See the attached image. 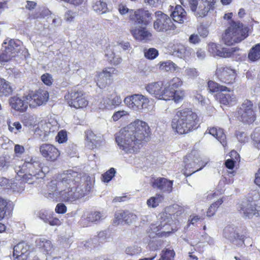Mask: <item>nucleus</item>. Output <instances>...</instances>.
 <instances>
[{
    "label": "nucleus",
    "instance_id": "nucleus-1",
    "mask_svg": "<svg viewBox=\"0 0 260 260\" xmlns=\"http://www.w3.org/2000/svg\"><path fill=\"white\" fill-rule=\"evenodd\" d=\"M150 128L144 121L137 120L124 127L116 134L119 148L127 153H133L139 149V144L149 139Z\"/></svg>",
    "mask_w": 260,
    "mask_h": 260
},
{
    "label": "nucleus",
    "instance_id": "nucleus-2",
    "mask_svg": "<svg viewBox=\"0 0 260 260\" xmlns=\"http://www.w3.org/2000/svg\"><path fill=\"white\" fill-rule=\"evenodd\" d=\"M178 118L172 121V128L179 134H187L197 127L198 117L197 114L189 109L179 111L176 114Z\"/></svg>",
    "mask_w": 260,
    "mask_h": 260
},
{
    "label": "nucleus",
    "instance_id": "nucleus-3",
    "mask_svg": "<svg viewBox=\"0 0 260 260\" xmlns=\"http://www.w3.org/2000/svg\"><path fill=\"white\" fill-rule=\"evenodd\" d=\"M248 36V28L240 22L233 21L222 35L224 43L228 46L238 43Z\"/></svg>",
    "mask_w": 260,
    "mask_h": 260
},
{
    "label": "nucleus",
    "instance_id": "nucleus-4",
    "mask_svg": "<svg viewBox=\"0 0 260 260\" xmlns=\"http://www.w3.org/2000/svg\"><path fill=\"white\" fill-rule=\"evenodd\" d=\"M24 167L28 169L29 173L23 175L22 181L23 182L28 184H32L35 178H43L45 176V169L43 168L42 164L37 157L26 158L22 167Z\"/></svg>",
    "mask_w": 260,
    "mask_h": 260
},
{
    "label": "nucleus",
    "instance_id": "nucleus-5",
    "mask_svg": "<svg viewBox=\"0 0 260 260\" xmlns=\"http://www.w3.org/2000/svg\"><path fill=\"white\" fill-rule=\"evenodd\" d=\"M174 207H169L166 209L165 211L159 215V223L156 227L152 228L156 232L160 231L161 234L166 235L171 233L174 230L173 225L176 223Z\"/></svg>",
    "mask_w": 260,
    "mask_h": 260
},
{
    "label": "nucleus",
    "instance_id": "nucleus-6",
    "mask_svg": "<svg viewBox=\"0 0 260 260\" xmlns=\"http://www.w3.org/2000/svg\"><path fill=\"white\" fill-rule=\"evenodd\" d=\"M58 179L60 180L59 188L63 187V189L68 188L76 189L81 187L80 185L81 180V174L73 170H69L64 171L62 174L58 175Z\"/></svg>",
    "mask_w": 260,
    "mask_h": 260
},
{
    "label": "nucleus",
    "instance_id": "nucleus-7",
    "mask_svg": "<svg viewBox=\"0 0 260 260\" xmlns=\"http://www.w3.org/2000/svg\"><path fill=\"white\" fill-rule=\"evenodd\" d=\"M21 42L18 40L7 39L2 45V52L0 54V62H7L15 56L20 50Z\"/></svg>",
    "mask_w": 260,
    "mask_h": 260
},
{
    "label": "nucleus",
    "instance_id": "nucleus-8",
    "mask_svg": "<svg viewBox=\"0 0 260 260\" xmlns=\"http://www.w3.org/2000/svg\"><path fill=\"white\" fill-rule=\"evenodd\" d=\"M123 101L128 108L139 112H142L147 109L149 102L147 97L139 94L128 96Z\"/></svg>",
    "mask_w": 260,
    "mask_h": 260
},
{
    "label": "nucleus",
    "instance_id": "nucleus-9",
    "mask_svg": "<svg viewBox=\"0 0 260 260\" xmlns=\"http://www.w3.org/2000/svg\"><path fill=\"white\" fill-rule=\"evenodd\" d=\"M250 198L249 197L248 199L242 201L238 207L239 212L245 218H251L254 216L257 217L260 215V206Z\"/></svg>",
    "mask_w": 260,
    "mask_h": 260
},
{
    "label": "nucleus",
    "instance_id": "nucleus-10",
    "mask_svg": "<svg viewBox=\"0 0 260 260\" xmlns=\"http://www.w3.org/2000/svg\"><path fill=\"white\" fill-rule=\"evenodd\" d=\"M146 90L150 94L159 100L167 101L171 92L163 85L162 82L150 83L146 86Z\"/></svg>",
    "mask_w": 260,
    "mask_h": 260
},
{
    "label": "nucleus",
    "instance_id": "nucleus-11",
    "mask_svg": "<svg viewBox=\"0 0 260 260\" xmlns=\"http://www.w3.org/2000/svg\"><path fill=\"white\" fill-rule=\"evenodd\" d=\"M239 118L244 123H250L255 119V111L252 102L245 100L238 111Z\"/></svg>",
    "mask_w": 260,
    "mask_h": 260
},
{
    "label": "nucleus",
    "instance_id": "nucleus-12",
    "mask_svg": "<svg viewBox=\"0 0 260 260\" xmlns=\"http://www.w3.org/2000/svg\"><path fill=\"white\" fill-rule=\"evenodd\" d=\"M156 20L153 24L154 28L158 31H166L169 30H174L176 26L172 22L170 17L161 11L155 12Z\"/></svg>",
    "mask_w": 260,
    "mask_h": 260
},
{
    "label": "nucleus",
    "instance_id": "nucleus-13",
    "mask_svg": "<svg viewBox=\"0 0 260 260\" xmlns=\"http://www.w3.org/2000/svg\"><path fill=\"white\" fill-rule=\"evenodd\" d=\"M86 190L82 187L76 189V188L72 189L66 188L62 189L59 194L60 199L64 202H72L84 196Z\"/></svg>",
    "mask_w": 260,
    "mask_h": 260
},
{
    "label": "nucleus",
    "instance_id": "nucleus-14",
    "mask_svg": "<svg viewBox=\"0 0 260 260\" xmlns=\"http://www.w3.org/2000/svg\"><path fill=\"white\" fill-rule=\"evenodd\" d=\"M49 93L43 89H39L32 95L28 94L26 96V99L28 100L30 107L35 108L37 106L45 104L49 99Z\"/></svg>",
    "mask_w": 260,
    "mask_h": 260
},
{
    "label": "nucleus",
    "instance_id": "nucleus-15",
    "mask_svg": "<svg viewBox=\"0 0 260 260\" xmlns=\"http://www.w3.org/2000/svg\"><path fill=\"white\" fill-rule=\"evenodd\" d=\"M70 100L68 103L71 107L75 108H83L88 105L87 100L82 91L72 90L69 94Z\"/></svg>",
    "mask_w": 260,
    "mask_h": 260
},
{
    "label": "nucleus",
    "instance_id": "nucleus-16",
    "mask_svg": "<svg viewBox=\"0 0 260 260\" xmlns=\"http://www.w3.org/2000/svg\"><path fill=\"white\" fill-rule=\"evenodd\" d=\"M223 236L234 244L239 245L244 243V236L239 234L237 227L234 225H229L225 227Z\"/></svg>",
    "mask_w": 260,
    "mask_h": 260
},
{
    "label": "nucleus",
    "instance_id": "nucleus-17",
    "mask_svg": "<svg viewBox=\"0 0 260 260\" xmlns=\"http://www.w3.org/2000/svg\"><path fill=\"white\" fill-rule=\"evenodd\" d=\"M216 75L222 82L231 84L234 82L235 77V71L230 67L219 66L217 67Z\"/></svg>",
    "mask_w": 260,
    "mask_h": 260
},
{
    "label": "nucleus",
    "instance_id": "nucleus-18",
    "mask_svg": "<svg viewBox=\"0 0 260 260\" xmlns=\"http://www.w3.org/2000/svg\"><path fill=\"white\" fill-rule=\"evenodd\" d=\"M237 50H239V49L223 48L220 50V47L214 43H210L208 44V51L213 56L223 58L230 57L234 55Z\"/></svg>",
    "mask_w": 260,
    "mask_h": 260
},
{
    "label": "nucleus",
    "instance_id": "nucleus-19",
    "mask_svg": "<svg viewBox=\"0 0 260 260\" xmlns=\"http://www.w3.org/2000/svg\"><path fill=\"white\" fill-rule=\"evenodd\" d=\"M129 17L131 20L135 21L138 24L145 26L148 24L152 18L151 14L148 11L143 9L134 11Z\"/></svg>",
    "mask_w": 260,
    "mask_h": 260
},
{
    "label": "nucleus",
    "instance_id": "nucleus-20",
    "mask_svg": "<svg viewBox=\"0 0 260 260\" xmlns=\"http://www.w3.org/2000/svg\"><path fill=\"white\" fill-rule=\"evenodd\" d=\"M122 102L121 98L118 95H108L101 100L99 106L101 109L112 110L119 106Z\"/></svg>",
    "mask_w": 260,
    "mask_h": 260
},
{
    "label": "nucleus",
    "instance_id": "nucleus-21",
    "mask_svg": "<svg viewBox=\"0 0 260 260\" xmlns=\"http://www.w3.org/2000/svg\"><path fill=\"white\" fill-rule=\"evenodd\" d=\"M40 152L47 160L53 161L57 159L60 155L58 150L53 145L43 144L40 147Z\"/></svg>",
    "mask_w": 260,
    "mask_h": 260
},
{
    "label": "nucleus",
    "instance_id": "nucleus-22",
    "mask_svg": "<svg viewBox=\"0 0 260 260\" xmlns=\"http://www.w3.org/2000/svg\"><path fill=\"white\" fill-rule=\"evenodd\" d=\"M215 3V0H202L197 9L192 12L196 17H204L209 11L214 9Z\"/></svg>",
    "mask_w": 260,
    "mask_h": 260
},
{
    "label": "nucleus",
    "instance_id": "nucleus-23",
    "mask_svg": "<svg viewBox=\"0 0 260 260\" xmlns=\"http://www.w3.org/2000/svg\"><path fill=\"white\" fill-rule=\"evenodd\" d=\"M29 245L25 242H20L13 248L14 260H27L29 255Z\"/></svg>",
    "mask_w": 260,
    "mask_h": 260
},
{
    "label": "nucleus",
    "instance_id": "nucleus-24",
    "mask_svg": "<svg viewBox=\"0 0 260 260\" xmlns=\"http://www.w3.org/2000/svg\"><path fill=\"white\" fill-rule=\"evenodd\" d=\"M173 181L165 178H159L155 179L152 183V186L162 192L170 193L173 188Z\"/></svg>",
    "mask_w": 260,
    "mask_h": 260
},
{
    "label": "nucleus",
    "instance_id": "nucleus-25",
    "mask_svg": "<svg viewBox=\"0 0 260 260\" xmlns=\"http://www.w3.org/2000/svg\"><path fill=\"white\" fill-rule=\"evenodd\" d=\"M28 100L26 99V96L22 98H19L17 96H14L10 99L9 103L11 107L21 112H23L26 110L29 105Z\"/></svg>",
    "mask_w": 260,
    "mask_h": 260
},
{
    "label": "nucleus",
    "instance_id": "nucleus-26",
    "mask_svg": "<svg viewBox=\"0 0 260 260\" xmlns=\"http://www.w3.org/2000/svg\"><path fill=\"white\" fill-rule=\"evenodd\" d=\"M116 72L115 69L112 68H107L104 70L99 75L97 81L98 86L100 88H104L108 83V81L110 80V78L116 73Z\"/></svg>",
    "mask_w": 260,
    "mask_h": 260
},
{
    "label": "nucleus",
    "instance_id": "nucleus-27",
    "mask_svg": "<svg viewBox=\"0 0 260 260\" xmlns=\"http://www.w3.org/2000/svg\"><path fill=\"white\" fill-rule=\"evenodd\" d=\"M60 180L58 179V176L56 177V179L51 180L47 185V192H44L45 196L49 199L53 198L54 194L56 196L59 195L60 191L63 189V187L59 188V183Z\"/></svg>",
    "mask_w": 260,
    "mask_h": 260
},
{
    "label": "nucleus",
    "instance_id": "nucleus-28",
    "mask_svg": "<svg viewBox=\"0 0 260 260\" xmlns=\"http://www.w3.org/2000/svg\"><path fill=\"white\" fill-rule=\"evenodd\" d=\"M60 180L58 179V176L56 177V179L51 180L47 185V192H44L45 196L49 199L53 198L54 194L56 196L59 195L60 191L63 189V187L59 188V183Z\"/></svg>",
    "mask_w": 260,
    "mask_h": 260
},
{
    "label": "nucleus",
    "instance_id": "nucleus-29",
    "mask_svg": "<svg viewBox=\"0 0 260 260\" xmlns=\"http://www.w3.org/2000/svg\"><path fill=\"white\" fill-rule=\"evenodd\" d=\"M39 128L43 133L44 137L53 134L58 130V126L56 121L41 122L39 125Z\"/></svg>",
    "mask_w": 260,
    "mask_h": 260
},
{
    "label": "nucleus",
    "instance_id": "nucleus-30",
    "mask_svg": "<svg viewBox=\"0 0 260 260\" xmlns=\"http://www.w3.org/2000/svg\"><path fill=\"white\" fill-rule=\"evenodd\" d=\"M130 31L134 38L139 41L147 40L151 37V34L145 27H133Z\"/></svg>",
    "mask_w": 260,
    "mask_h": 260
},
{
    "label": "nucleus",
    "instance_id": "nucleus-31",
    "mask_svg": "<svg viewBox=\"0 0 260 260\" xmlns=\"http://www.w3.org/2000/svg\"><path fill=\"white\" fill-rule=\"evenodd\" d=\"M87 146L93 149L100 145L101 137L95 135L91 131L88 130L85 132Z\"/></svg>",
    "mask_w": 260,
    "mask_h": 260
},
{
    "label": "nucleus",
    "instance_id": "nucleus-32",
    "mask_svg": "<svg viewBox=\"0 0 260 260\" xmlns=\"http://www.w3.org/2000/svg\"><path fill=\"white\" fill-rule=\"evenodd\" d=\"M172 16L174 21L181 24L186 19V12L181 6L177 5L172 13Z\"/></svg>",
    "mask_w": 260,
    "mask_h": 260
},
{
    "label": "nucleus",
    "instance_id": "nucleus-33",
    "mask_svg": "<svg viewBox=\"0 0 260 260\" xmlns=\"http://www.w3.org/2000/svg\"><path fill=\"white\" fill-rule=\"evenodd\" d=\"M208 131L209 133L220 142L223 147L226 145V136L222 129L213 127L209 128Z\"/></svg>",
    "mask_w": 260,
    "mask_h": 260
},
{
    "label": "nucleus",
    "instance_id": "nucleus-34",
    "mask_svg": "<svg viewBox=\"0 0 260 260\" xmlns=\"http://www.w3.org/2000/svg\"><path fill=\"white\" fill-rule=\"evenodd\" d=\"M159 70L164 72H178L180 68L171 60L160 62L157 65Z\"/></svg>",
    "mask_w": 260,
    "mask_h": 260
},
{
    "label": "nucleus",
    "instance_id": "nucleus-35",
    "mask_svg": "<svg viewBox=\"0 0 260 260\" xmlns=\"http://www.w3.org/2000/svg\"><path fill=\"white\" fill-rule=\"evenodd\" d=\"M36 246L43 251L51 252L53 246L51 242L44 238H39L36 240Z\"/></svg>",
    "mask_w": 260,
    "mask_h": 260
},
{
    "label": "nucleus",
    "instance_id": "nucleus-36",
    "mask_svg": "<svg viewBox=\"0 0 260 260\" xmlns=\"http://www.w3.org/2000/svg\"><path fill=\"white\" fill-rule=\"evenodd\" d=\"M12 208V205L10 202L0 198V219H3L8 214H10Z\"/></svg>",
    "mask_w": 260,
    "mask_h": 260
},
{
    "label": "nucleus",
    "instance_id": "nucleus-37",
    "mask_svg": "<svg viewBox=\"0 0 260 260\" xmlns=\"http://www.w3.org/2000/svg\"><path fill=\"white\" fill-rule=\"evenodd\" d=\"M13 92L10 83L4 79H0V96H8Z\"/></svg>",
    "mask_w": 260,
    "mask_h": 260
},
{
    "label": "nucleus",
    "instance_id": "nucleus-38",
    "mask_svg": "<svg viewBox=\"0 0 260 260\" xmlns=\"http://www.w3.org/2000/svg\"><path fill=\"white\" fill-rule=\"evenodd\" d=\"M218 98L220 103L225 105H233L236 102V96L232 93H219Z\"/></svg>",
    "mask_w": 260,
    "mask_h": 260
},
{
    "label": "nucleus",
    "instance_id": "nucleus-39",
    "mask_svg": "<svg viewBox=\"0 0 260 260\" xmlns=\"http://www.w3.org/2000/svg\"><path fill=\"white\" fill-rule=\"evenodd\" d=\"M172 54L173 55L184 58L187 55L186 48L181 44H177L173 46Z\"/></svg>",
    "mask_w": 260,
    "mask_h": 260
},
{
    "label": "nucleus",
    "instance_id": "nucleus-40",
    "mask_svg": "<svg viewBox=\"0 0 260 260\" xmlns=\"http://www.w3.org/2000/svg\"><path fill=\"white\" fill-rule=\"evenodd\" d=\"M92 8L94 11L100 14L105 13L108 10L107 4L103 0H95Z\"/></svg>",
    "mask_w": 260,
    "mask_h": 260
},
{
    "label": "nucleus",
    "instance_id": "nucleus-41",
    "mask_svg": "<svg viewBox=\"0 0 260 260\" xmlns=\"http://www.w3.org/2000/svg\"><path fill=\"white\" fill-rule=\"evenodd\" d=\"M248 58L252 61H255L260 59V44H257L252 47L248 53Z\"/></svg>",
    "mask_w": 260,
    "mask_h": 260
},
{
    "label": "nucleus",
    "instance_id": "nucleus-42",
    "mask_svg": "<svg viewBox=\"0 0 260 260\" xmlns=\"http://www.w3.org/2000/svg\"><path fill=\"white\" fill-rule=\"evenodd\" d=\"M182 81L179 77H174L165 86L169 90H176L182 85Z\"/></svg>",
    "mask_w": 260,
    "mask_h": 260
},
{
    "label": "nucleus",
    "instance_id": "nucleus-43",
    "mask_svg": "<svg viewBox=\"0 0 260 260\" xmlns=\"http://www.w3.org/2000/svg\"><path fill=\"white\" fill-rule=\"evenodd\" d=\"M169 91L171 92L172 95L169 96L168 100L172 99L176 103H178L183 100L185 96L184 91L183 90H169Z\"/></svg>",
    "mask_w": 260,
    "mask_h": 260
},
{
    "label": "nucleus",
    "instance_id": "nucleus-44",
    "mask_svg": "<svg viewBox=\"0 0 260 260\" xmlns=\"http://www.w3.org/2000/svg\"><path fill=\"white\" fill-rule=\"evenodd\" d=\"M184 75L189 79H194L199 76L198 70L193 67H187L184 70Z\"/></svg>",
    "mask_w": 260,
    "mask_h": 260
},
{
    "label": "nucleus",
    "instance_id": "nucleus-45",
    "mask_svg": "<svg viewBox=\"0 0 260 260\" xmlns=\"http://www.w3.org/2000/svg\"><path fill=\"white\" fill-rule=\"evenodd\" d=\"M163 199V197L161 194H156L149 199L147 201V204L149 207L155 208L162 202Z\"/></svg>",
    "mask_w": 260,
    "mask_h": 260
},
{
    "label": "nucleus",
    "instance_id": "nucleus-46",
    "mask_svg": "<svg viewBox=\"0 0 260 260\" xmlns=\"http://www.w3.org/2000/svg\"><path fill=\"white\" fill-rule=\"evenodd\" d=\"M123 218V221L128 224L135 222L138 219L136 214L128 211H124V215Z\"/></svg>",
    "mask_w": 260,
    "mask_h": 260
},
{
    "label": "nucleus",
    "instance_id": "nucleus-47",
    "mask_svg": "<svg viewBox=\"0 0 260 260\" xmlns=\"http://www.w3.org/2000/svg\"><path fill=\"white\" fill-rule=\"evenodd\" d=\"M253 145L257 149H260V130L255 129L251 135Z\"/></svg>",
    "mask_w": 260,
    "mask_h": 260
},
{
    "label": "nucleus",
    "instance_id": "nucleus-48",
    "mask_svg": "<svg viewBox=\"0 0 260 260\" xmlns=\"http://www.w3.org/2000/svg\"><path fill=\"white\" fill-rule=\"evenodd\" d=\"M144 53L145 57L149 59H153L158 55V51L155 48H150L148 49H144Z\"/></svg>",
    "mask_w": 260,
    "mask_h": 260
},
{
    "label": "nucleus",
    "instance_id": "nucleus-49",
    "mask_svg": "<svg viewBox=\"0 0 260 260\" xmlns=\"http://www.w3.org/2000/svg\"><path fill=\"white\" fill-rule=\"evenodd\" d=\"M125 253L130 255H136L141 252V248L137 245L129 246L125 249Z\"/></svg>",
    "mask_w": 260,
    "mask_h": 260
},
{
    "label": "nucleus",
    "instance_id": "nucleus-50",
    "mask_svg": "<svg viewBox=\"0 0 260 260\" xmlns=\"http://www.w3.org/2000/svg\"><path fill=\"white\" fill-rule=\"evenodd\" d=\"M105 217L106 216L104 214L100 212L95 211L91 213L89 215L88 218L89 219V221L91 222H94L102 219Z\"/></svg>",
    "mask_w": 260,
    "mask_h": 260
},
{
    "label": "nucleus",
    "instance_id": "nucleus-51",
    "mask_svg": "<svg viewBox=\"0 0 260 260\" xmlns=\"http://www.w3.org/2000/svg\"><path fill=\"white\" fill-rule=\"evenodd\" d=\"M181 4L184 7L187 6L189 7L192 12L196 11L199 4L198 0H186L185 2H181Z\"/></svg>",
    "mask_w": 260,
    "mask_h": 260
},
{
    "label": "nucleus",
    "instance_id": "nucleus-52",
    "mask_svg": "<svg viewBox=\"0 0 260 260\" xmlns=\"http://www.w3.org/2000/svg\"><path fill=\"white\" fill-rule=\"evenodd\" d=\"M175 255L173 250L166 249L162 251L161 257L159 260H172Z\"/></svg>",
    "mask_w": 260,
    "mask_h": 260
},
{
    "label": "nucleus",
    "instance_id": "nucleus-53",
    "mask_svg": "<svg viewBox=\"0 0 260 260\" xmlns=\"http://www.w3.org/2000/svg\"><path fill=\"white\" fill-rule=\"evenodd\" d=\"M116 171L114 168H111L103 175L102 180L105 182H108L114 176Z\"/></svg>",
    "mask_w": 260,
    "mask_h": 260
},
{
    "label": "nucleus",
    "instance_id": "nucleus-54",
    "mask_svg": "<svg viewBox=\"0 0 260 260\" xmlns=\"http://www.w3.org/2000/svg\"><path fill=\"white\" fill-rule=\"evenodd\" d=\"M9 129L11 132H13L15 134H17L18 132H20L22 128L21 124L19 122H15L11 123L10 122H8Z\"/></svg>",
    "mask_w": 260,
    "mask_h": 260
},
{
    "label": "nucleus",
    "instance_id": "nucleus-55",
    "mask_svg": "<svg viewBox=\"0 0 260 260\" xmlns=\"http://www.w3.org/2000/svg\"><path fill=\"white\" fill-rule=\"evenodd\" d=\"M51 215L52 213L46 210H41L39 213V217L46 223L48 222Z\"/></svg>",
    "mask_w": 260,
    "mask_h": 260
},
{
    "label": "nucleus",
    "instance_id": "nucleus-56",
    "mask_svg": "<svg viewBox=\"0 0 260 260\" xmlns=\"http://www.w3.org/2000/svg\"><path fill=\"white\" fill-rule=\"evenodd\" d=\"M118 11L121 15H125L127 13L129 14V16L134 12V10L128 9L126 6L123 4H120L118 6Z\"/></svg>",
    "mask_w": 260,
    "mask_h": 260
},
{
    "label": "nucleus",
    "instance_id": "nucleus-57",
    "mask_svg": "<svg viewBox=\"0 0 260 260\" xmlns=\"http://www.w3.org/2000/svg\"><path fill=\"white\" fill-rule=\"evenodd\" d=\"M56 140L58 143H62L67 140V134L66 131L62 130L58 132Z\"/></svg>",
    "mask_w": 260,
    "mask_h": 260
},
{
    "label": "nucleus",
    "instance_id": "nucleus-58",
    "mask_svg": "<svg viewBox=\"0 0 260 260\" xmlns=\"http://www.w3.org/2000/svg\"><path fill=\"white\" fill-rule=\"evenodd\" d=\"M124 215V211H120L116 212L115 214L114 219L113 223L115 224L118 225L121 221H123V217Z\"/></svg>",
    "mask_w": 260,
    "mask_h": 260
},
{
    "label": "nucleus",
    "instance_id": "nucleus-59",
    "mask_svg": "<svg viewBox=\"0 0 260 260\" xmlns=\"http://www.w3.org/2000/svg\"><path fill=\"white\" fill-rule=\"evenodd\" d=\"M128 115L127 111L124 110L118 111L115 112L112 116L113 121H116L124 116Z\"/></svg>",
    "mask_w": 260,
    "mask_h": 260
},
{
    "label": "nucleus",
    "instance_id": "nucleus-60",
    "mask_svg": "<svg viewBox=\"0 0 260 260\" xmlns=\"http://www.w3.org/2000/svg\"><path fill=\"white\" fill-rule=\"evenodd\" d=\"M208 86L209 91L211 92H215L219 91L218 84L212 81H209L208 82Z\"/></svg>",
    "mask_w": 260,
    "mask_h": 260
},
{
    "label": "nucleus",
    "instance_id": "nucleus-61",
    "mask_svg": "<svg viewBox=\"0 0 260 260\" xmlns=\"http://www.w3.org/2000/svg\"><path fill=\"white\" fill-rule=\"evenodd\" d=\"M41 80L45 84L48 86L51 85L52 83V77L49 74H43L41 76Z\"/></svg>",
    "mask_w": 260,
    "mask_h": 260
},
{
    "label": "nucleus",
    "instance_id": "nucleus-62",
    "mask_svg": "<svg viewBox=\"0 0 260 260\" xmlns=\"http://www.w3.org/2000/svg\"><path fill=\"white\" fill-rule=\"evenodd\" d=\"M188 41L190 43L197 44L201 42V39L198 34H193L189 37Z\"/></svg>",
    "mask_w": 260,
    "mask_h": 260
},
{
    "label": "nucleus",
    "instance_id": "nucleus-63",
    "mask_svg": "<svg viewBox=\"0 0 260 260\" xmlns=\"http://www.w3.org/2000/svg\"><path fill=\"white\" fill-rule=\"evenodd\" d=\"M198 32L199 36L202 38L206 37L209 34L207 28L203 26H201L198 28Z\"/></svg>",
    "mask_w": 260,
    "mask_h": 260
},
{
    "label": "nucleus",
    "instance_id": "nucleus-64",
    "mask_svg": "<svg viewBox=\"0 0 260 260\" xmlns=\"http://www.w3.org/2000/svg\"><path fill=\"white\" fill-rule=\"evenodd\" d=\"M76 13L72 11H68L64 15L65 19L67 21L72 22L76 16Z\"/></svg>",
    "mask_w": 260,
    "mask_h": 260
}]
</instances>
